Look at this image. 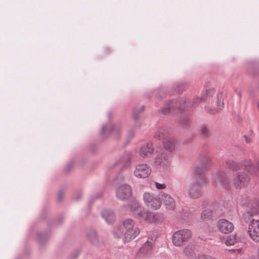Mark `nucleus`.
<instances>
[{"mask_svg":"<svg viewBox=\"0 0 259 259\" xmlns=\"http://www.w3.org/2000/svg\"><path fill=\"white\" fill-rule=\"evenodd\" d=\"M238 96L239 97H240L241 95H240V93L239 92L238 93Z\"/></svg>","mask_w":259,"mask_h":259,"instance_id":"obj_45","label":"nucleus"},{"mask_svg":"<svg viewBox=\"0 0 259 259\" xmlns=\"http://www.w3.org/2000/svg\"><path fill=\"white\" fill-rule=\"evenodd\" d=\"M193 184L188 190L189 195L194 198L202 194V185L205 183V176L200 167H196L192 173Z\"/></svg>","mask_w":259,"mask_h":259,"instance_id":"obj_3","label":"nucleus"},{"mask_svg":"<svg viewBox=\"0 0 259 259\" xmlns=\"http://www.w3.org/2000/svg\"><path fill=\"white\" fill-rule=\"evenodd\" d=\"M257 259H259V247H258L256 254Z\"/></svg>","mask_w":259,"mask_h":259,"instance_id":"obj_41","label":"nucleus"},{"mask_svg":"<svg viewBox=\"0 0 259 259\" xmlns=\"http://www.w3.org/2000/svg\"><path fill=\"white\" fill-rule=\"evenodd\" d=\"M192 236L191 232L188 229H182L176 231L172 235V241L177 246L183 245Z\"/></svg>","mask_w":259,"mask_h":259,"instance_id":"obj_7","label":"nucleus"},{"mask_svg":"<svg viewBox=\"0 0 259 259\" xmlns=\"http://www.w3.org/2000/svg\"><path fill=\"white\" fill-rule=\"evenodd\" d=\"M219 230L223 233L227 234L234 229L233 224L225 219H221L218 223Z\"/></svg>","mask_w":259,"mask_h":259,"instance_id":"obj_16","label":"nucleus"},{"mask_svg":"<svg viewBox=\"0 0 259 259\" xmlns=\"http://www.w3.org/2000/svg\"><path fill=\"white\" fill-rule=\"evenodd\" d=\"M102 216L108 224L112 223L115 220V214L111 210H104L102 213Z\"/></svg>","mask_w":259,"mask_h":259,"instance_id":"obj_21","label":"nucleus"},{"mask_svg":"<svg viewBox=\"0 0 259 259\" xmlns=\"http://www.w3.org/2000/svg\"><path fill=\"white\" fill-rule=\"evenodd\" d=\"M116 197L120 200H124L129 198L132 194V188L127 184L122 185L116 190Z\"/></svg>","mask_w":259,"mask_h":259,"instance_id":"obj_13","label":"nucleus"},{"mask_svg":"<svg viewBox=\"0 0 259 259\" xmlns=\"http://www.w3.org/2000/svg\"><path fill=\"white\" fill-rule=\"evenodd\" d=\"M153 240L150 241V239H148L147 242L140 248V251L144 254L148 253L151 250L153 245Z\"/></svg>","mask_w":259,"mask_h":259,"instance_id":"obj_25","label":"nucleus"},{"mask_svg":"<svg viewBox=\"0 0 259 259\" xmlns=\"http://www.w3.org/2000/svg\"><path fill=\"white\" fill-rule=\"evenodd\" d=\"M101 195H102L101 193H98L95 194L94 197L96 198H99V197H101Z\"/></svg>","mask_w":259,"mask_h":259,"instance_id":"obj_37","label":"nucleus"},{"mask_svg":"<svg viewBox=\"0 0 259 259\" xmlns=\"http://www.w3.org/2000/svg\"><path fill=\"white\" fill-rule=\"evenodd\" d=\"M145 109V106H142L141 108H140V110L139 111V112H142Z\"/></svg>","mask_w":259,"mask_h":259,"instance_id":"obj_40","label":"nucleus"},{"mask_svg":"<svg viewBox=\"0 0 259 259\" xmlns=\"http://www.w3.org/2000/svg\"><path fill=\"white\" fill-rule=\"evenodd\" d=\"M258 107L259 108V102H258Z\"/></svg>","mask_w":259,"mask_h":259,"instance_id":"obj_47","label":"nucleus"},{"mask_svg":"<svg viewBox=\"0 0 259 259\" xmlns=\"http://www.w3.org/2000/svg\"><path fill=\"white\" fill-rule=\"evenodd\" d=\"M134 129H131L128 133V135L130 137H133L134 135Z\"/></svg>","mask_w":259,"mask_h":259,"instance_id":"obj_36","label":"nucleus"},{"mask_svg":"<svg viewBox=\"0 0 259 259\" xmlns=\"http://www.w3.org/2000/svg\"><path fill=\"white\" fill-rule=\"evenodd\" d=\"M123 227L116 226L113 230L114 237L127 242L135 239L140 233V229L132 219H126L123 223Z\"/></svg>","mask_w":259,"mask_h":259,"instance_id":"obj_2","label":"nucleus"},{"mask_svg":"<svg viewBox=\"0 0 259 259\" xmlns=\"http://www.w3.org/2000/svg\"><path fill=\"white\" fill-rule=\"evenodd\" d=\"M210 161V159L207 157L202 156L201 158L200 164L199 165H196L193 167L192 172L196 167H200L203 172H204V170H206L208 168ZM203 174L204 175V173H203Z\"/></svg>","mask_w":259,"mask_h":259,"instance_id":"obj_23","label":"nucleus"},{"mask_svg":"<svg viewBox=\"0 0 259 259\" xmlns=\"http://www.w3.org/2000/svg\"><path fill=\"white\" fill-rule=\"evenodd\" d=\"M226 163L228 167L233 171H237L243 167V169L250 175H259V161L253 163L250 160H245L239 163L232 159H228Z\"/></svg>","mask_w":259,"mask_h":259,"instance_id":"obj_4","label":"nucleus"},{"mask_svg":"<svg viewBox=\"0 0 259 259\" xmlns=\"http://www.w3.org/2000/svg\"><path fill=\"white\" fill-rule=\"evenodd\" d=\"M87 236L91 242L94 245H97L99 242L98 236L96 231L93 229H90L87 232Z\"/></svg>","mask_w":259,"mask_h":259,"instance_id":"obj_22","label":"nucleus"},{"mask_svg":"<svg viewBox=\"0 0 259 259\" xmlns=\"http://www.w3.org/2000/svg\"><path fill=\"white\" fill-rule=\"evenodd\" d=\"M238 240L239 239L236 238V235H230L228 237L225 241V243L227 246H231L237 242Z\"/></svg>","mask_w":259,"mask_h":259,"instance_id":"obj_28","label":"nucleus"},{"mask_svg":"<svg viewBox=\"0 0 259 259\" xmlns=\"http://www.w3.org/2000/svg\"><path fill=\"white\" fill-rule=\"evenodd\" d=\"M155 186L158 189H164L165 188L166 186L165 184H160L159 183H155Z\"/></svg>","mask_w":259,"mask_h":259,"instance_id":"obj_34","label":"nucleus"},{"mask_svg":"<svg viewBox=\"0 0 259 259\" xmlns=\"http://www.w3.org/2000/svg\"><path fill=\"white\" fill-rule=\"evenodd\" d=\"M212 215V211L210 209H205L202 211L201 215V219L203 221L209 220Z\"/></svg>","mask_w":259,"mask_h":259,"instance_id":"obj_26","label":"nucleus"},{"mask_svg":"<svg viewBox=\"0 0 259 259\" xmlns=\"http://www.w3.org/2000/svg\"><path fill=\"white\" fill-rule=\"evenodd\" d=\"M154 148L151 143H147L143 145L140 149V155L144 158L151 155L153 152Z\"/></svg>","mask_w":259,"mask_h":259,"instance_id":"obj_19","label":"nucleus"},{"mask_svg":"<svg viewBox=\"0 0 259 259\" xmlns=\"http://www.w3.org/2000/svg\"><path fill=\"white\" fill-rule=\"evenodd\" d=\"M244 137L245 138V140H246V142L248 143L250 142V140L249 139H248L246 136H245Z\"/></svg>","mask_w":259,"mask_h":259,"instance_id":"obj_42","label":"nucleus"},{"mask_svg":"<svg viewBox=\"0 0 259 259\" xmlns=\"http://www.w3.org/2000/svg\"><path fill=\"white\" fill-rule=\"evenodd\" d=\"M184 88V84L182 82H178L175 85V88L177 90V93L182 92Z\"/></svg>","mask_w":259,"mask_h":259,"instance_id":"obj_33","label":"nucleus"},{"mask_svg":"<svg viewBox=\"0 0 259 259\" xmlns=\"http://www.w3.org/2000/svg\"><path fill=\"white\" fill-rule=\"evenodd\" d=\"M180 124L183 127H186L189 124V118L187 115H183L181 116Z\"/></svg>","mask_w":259,"mask_h":259,"instance_id":"obj_32","label":"nucleus"},{"mask_svg":"<svg viewBox=\"0 0 259 259\" xmlns=\"http://www.w3.org/2000/svg\"><path fill=\"white\" fill-rule=\"evenodd\" d=\"M217 177L221 186L224 188L229 189L230 188L228 177L226 172L223 170H219L217 172Z\"/></svg>","mask_w":259,"mask_h":259,"instance_id":"obj_18","label":"nucleus"},{"mask_svg":"<svg viewBox=\"0 0 259 259\" xmlns=\"http://www.w3.org/2000/svg\"><path fill=\"white\" fill-rule=\"evenodd\" d=\"M160 193L155 195L149 192H145L143 194V199L146 205L154 209H158L161 205Z\"/></svg>","mask_w":259,"mask_h":259,"instance_id":"obj_8","label":"nucleus"},{"mask_svg":"<svg viewBox=\"0 0 259 259\" xmlns=\"http://www.w3.org/2000/svg\"><path fill=\"white\" fill-rule=\"evenodd\" d=\"M250 178L245 172L238 171L235 173L232 178L233 185L236 187H244L248 185Z\"/></svg>","mask_w":259,"mask_h":259,"instance_id":"obj_9","label":"nucleus"},{"mask_svg":"<svg viewBox=\"0 0 259 259\" xmlns=\"http://www.w3.org/2000/svg\"><path fill=\"white\" fill-rule=\"evenodd\" d=\"M121 125L120 123L113 124L109 122L107 124L103 125L101 129V134L112 133L114 135H119L121 132Z\"/></svg>","mask_w":259,"mask_h":259,"instance_id":"obj_12","label":"nucleus"},{"mask_svg":"<svg viewBox=\"0 0 259 259\" xmlns=\"http://www.w3.org/2000/svg\"><path fill=\"white\" fill-rule=\"evenodd\" d=\"M159 214L154 212L147 211L144 220L149 223H156L157 221Z\"/></svg>","mask_w":259,"mask_h":259,"instance_id":"obj_24","label":"nucleus"},{"mask_svg":"<svg viewBox=\"0 0 259 259\" xmlns=\"http://www.w3.org/2000/svg\"><path fill=\"white\" fill-rule=\"evenodd\" d=\"M67 170L70 169V167H69V164L66 166Z\"/></svg>","mask_w":259,"mask_h":259,"instance_id":"obj_44","label":"nucleus"},{"mask_svg":"<svg viewBox=\"0 0 259 259\" xmlns=\"http://www.w3.org/2000/svg\"><path fill=\"white\" fill-rule=\"evenodd\" d=\"M223 96V93L222 92L219 93L217 95V105L219 110H221L224 107Z\"/></svg>","mask_w":259,"mask_h":259,"instance_id":"obj_30","label":"nucleus"},{"mask_svg":"<svg viewBox=\"0 0 259 259\" xmlns=\"http://www.w3.org/2000/svg\"><path fill=\"white\" fill-rule=\"evenodd\" d=\"M199 132L201 136L204 138H207L209 136V131L206 125H202L200 127Z\"/></svg>","mask_w":259,"mask_h":259,"instance_id":"obj_27","label":"nucleus"},{"mask_svg":"<svg viewBox=\"0 0 259 259\" xmlns=\"http://www.w3.org/2000/svg\"><path fill=\"white\" fill-rule=\"evenodd\" d=\"M64 196V193L63 192V191H62V190L60 191L58 193V200L59 201H61L63 199Z\"/></svg>","mask_w":259,"mask_h":259,"instance_id":"obj_35","label":"nucleus"},{"mask_svg":"<svg viewBox=\"0 0 259 259\" xmlns=\"http://www.w3.org/2000/svg\"><path fill=\"white\" fill-rule=\"evenodd\" d=\"M250 222L248 225L247 232L250 237L255 242H259V221L249 219Z\"/></svg>","mask_w":259,"mask_h":259,"instance_id":"obj_10","label":"nucleus"},{"mask_svg":"<svg viewBox=\"0 0 259 259\" xmlns=\"http://www.w3.org/2000/svg\"><path fill=\"white\" fill-rule=\"evenodd\" d=\"M151 172V168L147 164L141 163L135 166L134 174L137 178L143 179L147 178Z\"/></svg>","mask_w":259,"mask_h":259,"instance_id":"obj_11","label":"nucleus"},{"mask_svg":"<svg viewBox=\"0 0 259 259\" xmlns=\"http://www.w3.org/2000/svg\"><path fill=\"white\" fill-rule=\"evenodd\" d=\"M155 165L162 168H166L169 166V158L165 153H160L157 154L154 159Z\"/></svg>","mask_w":259,"mask_h":259,"instance_id":"obj_14","label":"nucleus"},{"mask_svg":"<svg viewBox=\"0 0 259 259\" xmlns=\"http://www.w3.org/2000/svg\"><path fill=\"white\" fill-rule=\"evenodd\" d=\"M131 163V157L129 154L125 155L121 158L118 161L114 163V166L118 165L121 170H123L128 167Z\"/></svg>","mask_w":259,"mask_h":259,"instance_id":"obj_20","label":"nucleus"},{"mask_svg":"<svg viewBox=\"0 0 259 259\" xmlns=\"http://www.w3.org/2000/svg\"><path fill=\"white\" fill-rule=\"evenodd\" d=\"M237 203L242 206L248 207L243 215L244 219L247 217H252L259 212V204H254L250 202L246 194L240 195L238 198Z\"/></svg>","mask_w":259,"mask_h":259,"instance_id":"obj_6","label":"nucleus"},{"mask_svg":"<svg viewBox=\"0 0 259 259\" xmlns=\"http://www.w3.org/2000/svg\"><path fill=\"white\" fill-rule=\"evenodd\" d=\"M164 96H165V94H164L163 96H161H161H159V97L160 98H163Z\"/></svg>","mask_w":259,"mask_h":259,"instance_id":"obj_46","label":"nucleus"},{"mask_svg":"<svg viewBox=\"0 0 259 259\" xmlns=\"http://www.w3.org/2000/svg\"><path fill=\"white\" fill-rule=\"evenodd\" d=\"M194 247L193 246H188L185 248L184 251L185 254L189 258H192L195 256L194 251Z\"/></svg>","mask_w":259,"mask_h":259,"instance_id":"obj_29","label":"nucleus"},{"mask_svg":"<svg viewBox=\"0 0 259 259\" xmlns=\"http://www.w3.org/2000/svg\"><path fill=\"white\" fill-rule=\"evenodd\" d=\"M154 137L156 139L161 140L166 150L171 151L174 149L175 143L165 127H162L159 128L154 135Z\"/></svg>","mask_w":259,"mask_h":259,"instance_id":"obj_5","label":"nucleus"},{"mask_svg":"<svg viewBox=\"0 0 259 259\" xmlns=\"http://www.w3.org/2000/svg\"><path fill=\"white\" fill-rule=\"evenodd\" d=\"M160 196L161 201H163L167 209L172 210L175 208L176 206L175 201L170 195L163 192H160Z\"/></svg>","mask_w":259,"mask_h":259,"instance_id":"obj_17","label":"nucleus"},{"mask_svg":"<svg viewBox=\"0 0 259 259\" xmlns=\"http://www.w3.org/2000/svg\"><path fill=\"white\" fill-rule=\"evenodd\" d=\"M130 208L131 211L136 217L141 220H144L147 211L142 207L138 202L133 203Z\"/></svg>","mask_w":259,"mask_h":259,"instance_id":"obj_15","label":"nucleus"},{"mask_svg":"<svg viewBox=\"0 0 259 259\" xmlns=\"http://www.w3.org/2000/svg\"><path fill=\"white\" fill-rule=\"evenodd\" d=\"M134 116L135 118H137V113H136V111L134 112Z\"/></svg>","mask_w":259,"mask_h":259,"instance_id":"obj_43","label":"nucleus"},{"mask_svg":"<svg viewBox=\"0 0 259 259\" xmlns=\"http://www.w3.org/2000/svg\"><path fill=\"white\" fill-rule=\"evenodd\" d=\"M79 253V252L78 251L75 252L74 253V256L73 257V259L76 258L78 256Z\"/></svg>","mask_w":259,"mask_h":259,"instance_id":"obj_38","label":"nucleus"},{"mask_svg":"<svg viewBox=\"0 0 259 259\" xmlns=\"http://www.w3.org/2000/svg\"><path fill=\"white\" fill-rule=\"evenodd\" d=\"M149 238L150 239V241H152V240H153V243H154V242L156 240V237H152L151 238L149 237L148 239Z\"/></svg>","mask_w":259,"mask_h":259,"instance_id":"obj_39","label":"nucleus"},{"mask_svg":"<svg viewBox=\"0 0 259 259\" xmlns=\"http://www.w3.org/2000/svg\"><path fill=\"white\" fill-rule=\"evenodd\" d=\"M37 240L40 243L47 241L48 237L45 232H39L37 235Z\"/></svg>","mask_w":259,"mask_h":259,"instance_id":"obj_31","label":"nucleus"},{"mask_svg":"<svg viewBox=\"0 0 259 259\" xmlns=\"http://www.w3.org/2000/svg\"><path fill=\"white\" fill-rule=\"evenodd\" d=\"M214 93L213 89H207L203 93L201 98L196 97L192 99H189L185 98L181 101L177 100H172L168 102L164 107L161 109V112L166 114L170 112H172L176 109L181 110H188L191 108L194 107L197 103L201 101H204L207 97H210Z\"/></svg>","mask_w":259,"mask_h":259,"instance_id":"obj_1","label":"nucleus"}]
</instances>
